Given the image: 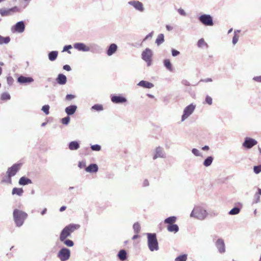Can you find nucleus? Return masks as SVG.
I'll list each match as a JSON object with an SVG mask.
<instances>
[{"label":"nucleus","mask_w":261,"mask_h":261,"mask_svg":"<svg viewBox=\"0 0 261 261\" xmlns=\"http://www.w3.org/2000/svg\"><path fill=\"white\" fill-rule=\"evenodd\" d=\"M80 227V225L75 224H70L66 226L61 232L60 236V241L62 242L64 241L71 233L78 229Z\"/></svg>","instance_id":"f257e3e1"},{"label":"nucleus","mask_w":261,"mask_h":261,"mask_svg":"<svg viewBox=\"0 0 261 261\" xmlns=\"http://www.w3.org/2000/svg\"><path fill=\"white\" fill-rule=\"evenodd\" d=\"M13 215L14 220L16 225L18 227L21 226L23 224L28 216L27 213L18 209L14 210Z\"/></svg>","instance_id":"f03ea898"},{"label":"nucleus","mask_w":261,"mask_h":261,"mask_svg":"<svg viewBox=\"0 0 261 261\" xmlns=\"http://www.w3.org/2000/svg\"><path fill=\"white\" fill-rule=\"evenodd\" d=\"M148 246L151 251L159 249L158 242L155 233H148Z\"/></svg>","instance_id":"7ed1b4c3"},{"label":"nucleus","mask_w":261,"mask_h":261,"mask_svg":"<svg viewBox=\"0 0 261 261\" xmlns=\"http://www.w3.org/2000/svg\"><path fill=\"white\" fill-rule=\"evenodd\" d=\"M21 166V164H15L8 169L6 173L9 179L10 182H11V177L14 176L16 174L17 171L20 169Z\"/></svg>","instance_id":"20e7f679"},{"label":"nucleus","mask_w":261,"mask_h":261,"mask_svg":"<svg viewBox=\"0 0 261 261\" xmlns=\"http://www.w3.org/2000/svg\"><path fill=\"white\" fill-rule=\"evenodd\" d=\"M152 57V51L149 48H146L142 53V58L147 63L148 66H150L151 64Z\"/></svg>","instance_id":"39448f33"},{"label":"nucleus","mask_w":261,"mask_h":261,"mask_svg":"<svg viewBox=\"0 0 261 261\" xmlns=\"http://www.w3.org/2000/svg\"><path fill=\"white\" fill-rule=\"evenodd\" d=\"M70 255V252L68 249L64 248L61 249L58 254V257L61 261H66L69 259Z\"/></svg>","instance_id":"423d86ee"},{"label":"nucleus","mask_w":261,"mask_h":261,"mask_svg":"<svg viewBox=\"0 0 261 261\" xmlns=\"http://www.w3.org/2000/svg\"><path fill=\"white\" fill-rule=\"evenodd\" d=\"M195 109V106L191 104L185 108L184 111V114L181 117V121H184L194 112Z\"/></svg>","instance_id":"0eeeda50"},{"label":"nucleus","mask_w":261,"mask_h":261,"mask_svg":"<svg viewBox=\"0 0 261 261\" xmlns=\"http://www.w3.org/2000/svg\"><path fill=\"white\" fill-rule=\"evenodd\" d=\"M19 11V9L17 7L15 6L8 9H6L4 8L1 9L0 14L2 16H7L11 15L14 13L18 12Z\"/></svg>","instance_id":"6e6552de"},{"label":"nucleus","mask_w":261,"mask_h":261,"mask_svg":"<svg viewBox=\"0 0 261 261\" xmlns=\"http://www.w3.org/2000/svg\"><path fill=\"white\" fill-rule=\"evenodd\" d=\"M25 29V25L22 21L17 22L15 25L13 26L11 31L13 33H21L24 32Z\"/></svg>","instance_id":"1a4fd4ad"},{"label":"nucleus","mask_w":261,"mask_h":261,"mask_svg":"<svg viewBox=\"0 0 261 261\" xmlns=\"http://www.w3.org/2000/svg\"><path fill=\"white\" fill-rule=\"evenodd\" d=\"M200 21L205 25L212 26L213 22L212 17L209 15L204 14L199 17Z\"/></svg>","instance_id":"9d476101"},{"label":"nucleus","mask_w":261,"mask_h":261,"mask_svg":"<svg viewBox=\"0 0 261 261\" xmlns=\"http://www.w3.org/2000/svg\"><path fill=\"white\" fill-rule=\"evenodd\" d=\"M257 143V142L255 139L247 137L245 138L243 146L246 148L249 149L256 145Z\"/></svg>","instance_id":"9b49d317"},{"label":"nucleus","mask_w":261,"mask_h":261,"mask_svg":"<svg viewBox=\"0 0 261 261\" xmlns=\"http://www.w3.org/2000/svg\"><path fill=\"white\" fill-rule=\"evenodd\" d=\"M216 247L221 253H224L225 251V244L224 241L221 239L217 240L216 243Z\"/></svg>","instance_id":"f8f14e48"},{"label":"nucleus","mask_w":261,"mask_h":261,"mask_svg":"<svg viewBox=\"0 0 261 261\" xmlns=\"http://www.w3.org/2000/svg\"><path fill=\"white\" fill-rule=\"evenodd\" d=\"M128 4L132 6H133L135 9L140 11H143L144 10V8L143 6V4L142 3L138 1H133L128 2Z\"/></svg>","instance_id":"ddd939ff"},{"label":"nucleus","mask_w":261,"mask_h":261,"mask_svg":"<svg viewBox=\"0 0 261 261\" xmlns=\"http://www.w3.org/2000/svg\"><path fill=\"white\" fill-rule=\"evenodd\" d=\"M111 100L114 103H118L125 102H126V99L122 96H113L111 98Z\"/></svg>","instance_id":"4468645a"},{"label":"nucleus","mask_w":261,"mask_h":261,"mask_svg":"<svg viewBox=\"0 0 261 261\" xmlns=\"http://www.w3.org/2000/svg\"><path fill=\"white\" fill-rule=\"evenodd\" d=\"M57 82L60 85H64L66 83L67 78L66 76L63 74H59L56 79Z\"/></svg>","instance_id":"2eb2a0df"},{"label":"nucleus","mask_w":261,"mask_h":261,"mask_svg":"<svg viewBox=\"0 0 261 261\" xmlns=\"http://www.w3.org/2000/svg\"><path fill=\"white\" fill-rule=\"evenodd\" d=\"M17 81L19 83L23 84L27 83H31L33 81V79L32 77H24L21 75L18 78Z\"/></svg>","instance_id":"dca6fc26"},{"label":"nucleus","mask_w":261,"mask_h":261,"mask_svg":"<svg viewBox=\"0 0 261 261\" xmlns=\"http://www.w3.org/2000/svg\"><path fill=\"white\" fill-rule=\"evenodd\" d=\"M85 170L88 172H96L98 170V166L96 164H92L86 167Z\"/></svg>","instance_id":"f3484780"},{"label":"nucleus","mask_w":261,"mask_h":261,"mask_svg":"<svg viewBox=\"0 0 261 261\" xmlns=\"http://www.w3.org/2000/svg\"><path fill=\"white\" fill-rule=\"evenodd\" d=\"M76 109L77 107L76 106H70L65 109V112L68 115H71L75 113Z\"/></svg>","instance_id":"a211bd4d"},{"label":"nucleus","mask_w":261,"mask_h":261,"mask_svg":"<svg viewBox=\"0 0 261 261\" xmlns=\"http://www.w3.org/2000/svg\"><path fill=\"white\" fill-rule=\"evenodd\" d=\"M138 85L142 87L149 89L153 87V84L145 81H140Z\"/></svg>","instance_id":"6ab92c4d"},{"label":"nucleus","mask_w":261,"mask_h":261,"mask_svg":"<svg viewBox=\"0 0 261 261\" xmlns=\"http://www.w3.org/2000/svg\"><path fill=\"white\" fill-rule=\"evenodd\" d=\"M117 49V46L115 44H111L107 50V55L108 56H111L116 52Z\"/></svg>","instance_id":"aec40b11"},{"label":"nucleus","mask_w":261,"mask_h":261,"mask_svg":"<svg viewBox=\"0 0 261 261\" xmlns=\"http://www.w3.org/2000/svg\"><path fill=\"white\" fill-rule=\"evenodd\" d=\"M32 184V180L25 177H21L19 180V184L20 185H26Z\"/></svg>","instance_id":"412c9836"},{"label":"nucleus","mask_w":261,"mask_h":261,"mask_svg":"<svg viewBox=\"0 0 261 261\" xmlns=\"http://www.w3.org/2000/svg\"><path fill=\"white\" fill-rule=\"evenodd\" d=\"M74 47L75 48L78 49L79 50L86 51L88 50L86 46L84 44L81 43L75 44L74 45Z\"/></svg>","instance_id":"4be33fe9"},{"label":"nucleus","mask_w":261,"mask_h":261,"mask_svg":"<svg viewBox=\"0 0 261 261\" xmlns=\"http://www.w3.org/2000/svg\"><path fill=\"white\" fill-rule=\"evenodd\" d=\"M167 230L170 232H176L178 231V226L174 224L168 225Z\"/></svg>","instance_id":"5701e85b"},{"label":"nucleus","mask_w":261,"mask_h":261,"mask_svg":"<svg viewBox=\"0 0 261 261\" xmlns=\"http://www.w3.org/2000/svg\"><path fill=\"white\" fill-rule=\"evenodd\" d=\"M80 147V145L76 141L71 142L69 144V148L71 150H76Z\"/></svg>","instance_id":"b1692460"},{"label":"nucleus","mask_w":261,"mask_h":261,"mask_svg":"<svg viewBox=\"0 0 261 261\" xmlns=\"http://www.w3.org/2000/svg\"><path fill=\"white\" fill-rule=\"evenodd\" d=\"M23 193V190L22 188H14L12 191V195H17L18 196L22 195Z\"/></svg>","instance_id":"393cba45"},{"label":"nucleus","mask_w":261,"mask_h":261,"mask_svg":"<svg viewBox=\"0 0 261 261\" xmlns=\"http://www.w3.org/2000/svg\"><path fill=\"white\" fill-rule=\"evenodd\" d=\"M120 260L123 261L126 259V252L124 250H121L118 254Z\"/></svg>","instance_id":"a878e982"},{"label":"nucleus","mask_w":261,"mask_h":261,"mask_svg":"<svg viewBox=\"0 0 261 261\" xmlns=\"http://www.w3.org/2000/svg\"><path fill=\"white\" fill-rule=\"evenodd\" d=\"M58 55V52L57 51H52L49 53L48 58L50 61H53L56 59Z\"/></svg>","instance_id":"bb28decb"},{"label":"nucleus","mask_w":261,"mask_h":261,"mask_svg":"<svg viewBox=\"0 0 261 261\" xmlns=\"http://www.w3.org/2000/svg\"><path fill=\"white\" fill-rule=\"evenodd\" d=\"M164 64L166 68L170 71H173V68L170 61L169 59H165L164 61Z\"/></svg>","instance_id":"cd10ccee"},{"label":"nucleus","mask_w":261,"mask_h":261,"mask_svg":"<svg viewBox=\"0 0 261 261\" xmlns=\"http://www.w3.org/2000/svg\"><path fill=\"white\" fill-rule=\"evenodd\" d=\"M176 218L174 216L170 217L165 220V223L168 225L173 224L176 221Z\"/></svg>","instance_id":"c85d7f7f"},{"label":"nucleus","mask_w":261,"mask_h":261,"mask_svg":"<svg viewBox=\"0 0 261 261\" xmlns=\"http://www.w3.org/2000/svg\"><path fill=\"white\" fill-rule=\"evenodd\" d=\"M164 41V36L162 34H160L158 35L156 40L155 43L158 45H160Z\"/></svg>","instance_id":"c756f323"},{"label":"nucleus","mask_w":261,"mask_h":261,"mask_svg":"<svg viewBox=\"0 0 261 261\" xmlns=\"http://www.w3.org/2000/svg\"><path fill=\"white\" fill-rule=\"evenodd\" d=\"M197 45L199 47L202 48L204 47H206V48L208 47L207 43L205 42L204 39L201 38L198 41Z\"/></svg>","instance_id":"7c9ffc66"},{"label":"nucleus","mask_w":261,"mask_h":261,"mask_svg":"<svg viewBox=\"0 0 261 261\" xmlns=\"http://www.w3.org/2000/svg\"><path fill=\"white\" fill-rule=\"evenodd\" d=\"M10 41V38L9 37H4L0 35V44H7Z\"/></svg>","instance_id":"2f4dec72"},{"label":"nucleus","mask_w":261,"mask_h":261,"mask_svg":"<svg viewBox=\"0 0 261 261\" xmlns=\"http://www.w3.org/2000/svg\"><path fill=\"white\" fill-rule=\"evenodd\" d=\"M213 161V158L212 156H208L207 158L203 162V165L205 167L209 166L211 165Z\"/></svg>","instance_id":"473e14b6"},{"label":"nucleus","mask_w":261,"mask_h":261,"mask_svg":"<svg viewBox=\"0 0 261 261\" xmlns=\"http://www.w3.org/2000/svg\"><path fill=\"white\" fill-rule=\"evenodd\" d=\"M133 229L135 233L138 234L140 232L141 229L140 224L138 222L134 223L133 225Z\"/></svg>","instance_id":"72a5a7b5"},{"label":"nucleus","mask_w":261,"mask_h":261,"mask_svg":"<svg viewBox=\"0 0 261 261\" xmlns=\"http://www.w3.org/2000/svg\"><path fill=\"white\" fill-rule=\"evenodd\" d=\"M11 96L8 93L5 92L1 95V98L3 100H7L10 99Z\"/></svg>","instance_id":"f704fd0d"},{"label":"nucleus","mask_w":261,"mask_h":261,"mask_svg":"<svg viewBox=\"0 0 261 261\" xmlns=\"http://www.w3.org/2000/svg\"><path fill=\"white\" fill-rule=\"evenodd\" d=\"M187 255L186 254L180 255L175 259V261H186Z\"/></svg>","instance_id":"c9c22d12"},{"label":"nucleus","mask_w":261,"mask_h":261,"mask_svg":"<svg viewBox=\"0 0 261 261\" xmlns=\"http://www.w3.org/2000/svg\"><path fill=\"white\" fill-rule=\"evenodd\" d=\"M240 211V210L238 207H234L232 210H231L229 212L230 215H236L238 214Z\"/></svg>","instance_id":"e433bc0d"},{"label":"nucleus","mask_w":261,"mask_h":261,"mask_svg":"<svg viewBox=\"0 0 261 261\" xmlns=\"http://www.w3.org/2000/svg\"><path fill=\"white\" fill-rule=\"evenodd\" d=\"M63 242L64 244L68 247H72L74 245L73 241L70 240L65 239Z\"/></svg>","instance_id":"4c0bfd02"},{"label":"nucleus","mask_w":261,"mask_h":261,"mask_svg":"<svg viewBox=\"0 0 261 261\" xmlns=\"http://www.w3.org/2000/svg\"><path fill=\"white\" fill-rule=\"evenodd\" d=\"M49 106L48 105H44L42 108V110L45 113L46 115H48L49 113Z\"/></svg>","instance_id":"58836bf2"},{"label":"nucleus","mask_w":261,"mask_h":261,"mask_svg":"<svg viewBox=\"0 0 261 261\" xmlns=\"http://www.w3.org/2000/svg\"><path fill=\"white\" fill-rule=\"evenodd\" d=\"M161 153V148L160 147H158L156 149V153L153 156V159H156L157 158L160 156Z\"/></svg>","instance_id":"ea45409f"},{"label":"nucleus","mask_w":261,"mask_h":261,"mask_svg":"<svg viewBox=\"0 0 261 261\" xmlns=\"http://www.w3.org/2000/svg\"><path fill=\"white\" fill-rule=\"evenodd\" d=\"M92 108L96 111H101L103 110V107L101 105H95L93 106Z\"/></svg>","instance_id":"a19ab883"},{"label":"nucleus","mask_w":261,"mask_h":261,"mask_svg":"<svg viewBox=\"0 0 261 261\" xmlns=\"http://www.w3.org/2000/svg\"><path fill=\"white\" fill-rule=\"evenodd\" d=\"M253 170L256 174L259 173L260 172H261V165L254 166L253 168Z\"/></svg>","instance_id":"79ce46f5"},{"label":"nucleus","mask_w":261,"mask_h":261,"mask_svg":"<svg viewBox=\"0 0 261 261\" xmlns=\"http://www.w3.org/2000/svg\"><path fill=\"white\" fill-rule=\"evenodd\" d=\"M62 123L63 124H68L70 121V117L67 116L62 119Z\"/></svg>","instance_id":"37998d69"},{"label":"nucleus","mask_w":261,"mask_h":261,"mask_svg":"<svg viewBox=\"0 0 261 261\" xmlns=\"http://www.w3.org/2000/svg\"><path fill=\"white\" fill-rule=\"evenodd\" d=\"M239 38V36L235 32L232 38V43L233 44L237 43V42L238 41Z\"/></svg>","instance_id":"c03bdc74"},{"label":"nucleus","mask_w":261,"mask_h":261,"mask_svg":"<svg viewBox=\"0 0 261 261\" xmlns=\"http://www.w3.org/2000/svg\"><path fill=\"white\" fill-rule=\"evenodd\" d=\"M205 102L209 105H211L213 103V99L211 97L206 96L205 98Z\"/></svg>","instance_id":"a18cd8bd"},{"label":"nucleus","mask_w":261,"mask_h":261,"mask_svg":"<svg viewBox=\"0 0 261 261\" xmlns=\"http://www.w3.org/2000/svg\"><path fill=\"white\" fill-rule=\"evenodd\" d=\"M91 149L94 151H99L101 149V146L97 144L91 146Z\"/></svg>","instance_id":"49530a36"},{"label":"nucleus","mask_w":261,"mask_h":261,"mask_svg":"<svg viewBox=\"0 0 261 261\" xmlns=\"http://www.w3.org/2000/svg\"><path fill=\"white\" fill-rule=\"evenodd\" d=\"M78 166H79V167L81 169L84 168H86V165L85 161H83L80 162L79 163Z\"/></svg>","instance_id":"de8ad7c7"},{"label":"nucleus","mask_w":261,"mask_h":261,"mask_svg":"<svg viewBox=\"0 0 261 261\" xmlns=\"http://www.w3.org/2000/svg\"><path fill=\"white\" fill-rule=\"evenodd\" d=\"M74 95H72V94H67L66 96V98L67 100H72V99H73L74 98Z\"/></svg>","instance_id":"09e8293b"},{"label":"nucleus","mask_w":261,"mask_h":261,"mask_svg":"<svg viewBox=\"0 0 261 261\" xmlns=\"http://www.w3.org/2000/svg\"><path fill=\"white\" fill-rule=\"evenodd\" d=\"M179 54V52L176 50L173 49L172 50V55L173 56H176Z\"/></svg>","instance_id":"8fccbe9b"},{"label":"nucleus","mask_w":261,"mask_h":261,"mask_svg":"<svg viewBox=\"0 0 261 261\" xmlns=\"http://www.w3.org/2000/svg\"><path fill=\"white\" fill-rule=\"evenodd\" d=\"M192 152L196 156H198L199 155V151L197 149L194 148L192 149Z\"/></svg>","instance_id":"3c124183"},{"label":"nucleus","mask_w":261,"mask_h":261,"mask_svg":"<svg viewBox=\"0 0 261 261\" xmlns=\"http://www.w3.org/2000/svg\"><path fill=\"white\" fill-rule=\"evenodd\" d=\"M182 83L186 86H189L190 85V83L186 80H183Z\"/></svg>","instance_id":"603ef678"},{"label":"nucleus","mask_w":261,"mask_h":261,"mask_svg":"<svg viewBox=\"0 0 261 261\" xmlns=\"http://www.w3.org/2000/svg\"><path fill=\"white\" fill-rule=\"evenodd\" d=\"M63 69L64 70H66L67 71H70L71 70V68L69 65H65L63 66Z\"/></svg>","instance_id":"864d4df0"},{"label":"nucleus","mask_w":261,"mask_h":261,"mask_svg":"<svg viewBox=\"0 0 261 261\" xmlns=\"http://www.w3.org/2000/svg\"><path fill=\"white\" fill-rule=\"evenodd\" d=\"M178 12L181 15H186V13L185 12L184 10L183 9H179L178 10Z\"/></svg>","instance_id":"5fc2aeb1"},{"label":"nucleus","mask_w":261,"mask_h":261,"mask_svg":"<svg viewBox=\"0 0 261 261\" xmlns=\"http://www.w3.org/2000/svg\"><path fill=\"white\" fill-rule=\"evenodd\" d=\"M253 80L256 82H261V76L254 77Z\"/></svg>","instance_id":"6e6d98bb"},{"label":"nucleus","mask_w":261,"mask_h":261,"mask_svg":"<svg viewBox=\"0 0 261 261\" xmlns=\"http://www.w3.org/2000/svg\"><path fill=\"white\" fill-rule=\"evenodd\" d=\"M152 35H153V32H151V33H150L149 34H148V35L145 37V38L144 39V40H144V41H145V40H146V39H147L148 38L152 37Z\"/></svg>","instance_id":"4d7b16f0"},{"label":"nucleus","mask_w":261,"mask_h":261,"mask_svg":"<svg viewBox=\"0 0 261 261\" xmlns=\"http://www.w3.org/2000/svg\"><path fill=\"white\" fill-rule=\"evenodd\" d=\"M72 48V46H71V45H70L65 46H64V47L63 51H66V50H68L69 49H70V48Z\"/></svg>","instance_id":"13d9d810"},{"label":"nucleus","mask_w":261,"mask_h":261,"mask_svg":"<svg viewBox=\"0 0 261 261\" xmlns=\"http://www.w3.org/2000/svg\"><path fill=\"white\" fill-rule=\"evenodd\" d=\"M201 81L204 82H210L212 81V79L211 78H207L206 79L201 80Z\"/></svg>","instance_id":"bf43d9fd"},{"label":"nucleus","mask_w":261,"mask_h":261,"mask_svg":"<svg viewBox=\"0 0 261 261\" xmlns=\"http://www.w3.org/2000/svg\"><path fill=\"white\" fill-rule=\"evenodd\" d=\"M166 29L168 31H171L173 29V27L170 25H167Z\"/></svg>","instance_id":"052dcab7"},{"label":"nucleus","mask_w":261,"mask_h":261,"mask_svg":"<svg viewBox=\"0 0 261 261\" xmlns=\"http://www.w3.org/2000/svg\"><path fill=\"white\" fill-rule=\"evenodd\" d=\"M66 206H61V207H60V212H63V211H65V210H66Z\"/></svg>","instance_id":"680f3d73"},{"label":"nucleus","mask_w":261,"mask_h":261,"mask_svg":"<svg viewBox=\"0 0 261 261\" xmlns=\"http://www.w3.org/2000/svg\"><path fill=\"white\" fill-rule=\"evenodd\" d=\"M202 149L204 150H208L209 149V147L208 146H205L202 148Z\"/></svg>","instance_id":"e2e57ef3"},{"label":"nucleus","mask_w":261,"mask_h":261,"mask_svg":"<svg viewBox=\"0 0 261 261\" xmlns=\"http://www.w3.org/2000/svg\"><path fill=\"white\" fill-rule=\"evenodd\" d=\"M46 211H47V209H46V208H44V210H43L41 212V215H43L45 214V213H46Z\"/></svg>","instance_id":"0e129e2a"},{"label":"nucleus","mask_w":261,"mask_h":261,"mask_svg":"<svg viewBox=\"0 0 261 261\" xmlns=\"http://www.w3.org/2000/svg\"><path fill=\"white\" fill-rule=\"evenodd\" d=\"M138 237H139L138 234L136 233V234L133 236V239L135 240L136 239H137Z\"/></svg>","instance_id":"69168bd1"},{"label":"nucleus","mask_w":261,"mask_h":261,"mask_svg":"<svg viewBox=\"0 0 261 261\" xmlns=\"http://www.w3.org/2000/svg\"><path fill=\"white\" fill-rule=\"evenodd\" d=\"M258 194L261 195V189H258Z\"/></svg>","instance_id":"338daca9"},{"label":"nucleus","mask_w":261,"mask_h":261,"mask_svg":"<svg viewBox=\"0 0 261 261\" xmlns=\"http://www.w3.org/2000/svg\"><path fill=\"white\" fill-rule=\"evenodd\" d=\"M9 80H11V81H13V79L11 77L8 78V81H9Z\"/></svg>","instance_id":"774afa93"}]
</instances>
